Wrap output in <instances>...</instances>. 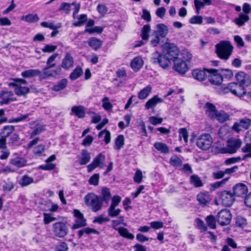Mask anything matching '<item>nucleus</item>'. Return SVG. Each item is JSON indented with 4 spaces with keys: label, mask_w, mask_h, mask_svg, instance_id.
I'll list each match as a JSON object with an SVG mask.
<instances>
[{
    "label": "nucleus",
    "mask_w": 251,
    "mask_h": 251,
    "mask_svg": "<svg viewBox=\"0 0 251 251\" xmlns=\"http://www.w3.org/2000/svg\"><path fill=\"white\" fill-rule=\"evenodd\" d=\"M124 145V137L122 135H119L117 136L115 141V149L117 150H120Z\"/></svg>",
    "instance_id": "3c124183"
},
{
    "label": "nucleus",
    "mask_w": 251,
    "mask_h": 251,
    "mask_svg": "<svg viewBox=\"0 0 251 251\" xmlns=\"http://www.w3.org/2000/svg\"><path fill=\"white\" fill-rule=\"evenodd\" d=\"M205 220L208 226L210 228L212 229H215L216 228V220L213 215H210L207 216Z\"/></svg>",
    "instance_id": "6e6d98bb"
},
{
    "label": "nucleus",
    "mask_w": 251,
    "mask_h": 251,
    "mask_svg": "<svg viewBox=\"0 0 251 251\" xmlns=\"http://www.w3.org/2000/svg\"><path fill=\"white\" fill-rule=\"evenodd\" d=\"M219 197L222 204L226 206H231L235 200L233 193L226 190L222 191Z\"/></svg>",
    "instance_id": "1a4fd4ad"
},
{
    "label": "nucleus",
    "mask_w": 251,
    "mask_h": 251,
    "mask_svg": "<svg viewBox=\"0 0 251 251\" xmlns=\"http://www.w3.org/2000/svg\"><path fill=\"white\" fill-rule=\"evenodd\" d=\"M14 126H5L2 131L1 132V135L4 138L6 139V138L12 133L14 130Z\"/></svg>",
    "instance_id": "a18cd8bd"
},
{
    "label": "nucleus",
    "mask_w": 251,
    "mask_h": 251,
    "mask_svg": "<svg viewBox=\"0 0 251 251\" xmlns=\"http://www.w3.org/2000/svg\"><path fill=\"white\" fill-rule=\"evenodd\" d=\"M229 115L224 111L217 112L216 116L213 119H216L220 123H224L229 120Z\"/></svg>",
    "instance_id": "2f4dec72"
},
{
    "label": "nucleus",
    "mask_w": 251,
    "mask_h": 251,
    "mask_svg": "<svg viewBox=\"0 0 251 251\" xmlns=\"http://www.w3.org/2000/svg\"><path fill=\"white\" fill-rule=\"evenodd\" d=\"M110 219L107 217H103L102 215L96 217L94 218L93 222L99 224H102L109 221Z\"/></svg>",
    "instance_id": "680f3d73"
},
{
    "label": "nucleus",
    "mask_w": 251,
    "mask_h": 251,
    "mask_svg": "<svg viewBox=\"0 0 251 251\" xmlns=\"http://www.w3.org/2000/svg\"><path fill=\"white\" fill-rule=\"evenodd\" d=\"M51 68H49L48 66L44 68L43 70V72H40L39 75V78L41 79H47L50 77H53L52 70H50Z\"/></svg>",
    "instance_id": "f704fd0d"
},
{
    "label": "nucleus",
    "mask_w": 251,
    "mask_h": 251,
    "mask_svg": "<svg viewBox=\"0 0 251 251\" xmlns=\"http://www.w3.org/2000/svg\"><path fill=\"white\" fill-rule=\"evenodd\" d=\"M89 46L94 50H97L100 49L102 44V42L100 39L95 37L90 38L88 41Z\"/></svg>",
    "instance_id": "cd10ccee"
},
{
    "label": "nucleus",
    "mask_w": 251,
    "mask_h": 251,
    "mask_svg": "<svg viewBox=\"0 0 251 251\" xmlns=\"http://www.w3.org/2000/svg\"><path fill=\"white\" fill-rule=\"evenodd\" d=\"M27 161L23 157L16 156L9 160V163L16 167L22 168L26 165Z\"/></svg>",
    "instance_id": "aec40b11"
},
{
    "label": "nucleus",
    "mask_w": 251,
    "mask_h": 251,
    "mask_svg": "<svg viewBox=\"0 0 251 251\" xmlns=\"http://www.w3.org/2000/svg\"><path fill=\"white\" fill-rule=\"evenodd\" d=\"M91 160L90 153L83 150L81 151L80 156L78 158V163L81 165H86Z\"/></svg>",
    "instance_id": "a878e982"
},
{
    "label": "nucleus",
    "mask_w": 251,
    "mask_h": 251,
    "mask_svg": "<svg viewBox=\"0 0 251 251\" xmlns=\"http://www.w3.org/2000/svg\"><path fill=\"white\" fill-rule=\"evenodd\" d=\"M169 32L168 27L163 24H159L156 25L155 30L152 32V35L159 37L164 38Z\"/></svg>",
    "instance_id": "2eb2a0df"
},
{
    "label": "nucleus",
    "mask_w": 251,
    "mask_h": 251,
    "mask_svg": "<svg viewBox=\"0 0 251 251\" xmlns=\"http://www.w3.org/2000/svg\"><path fill=\"white\" fill-rule=\"evenodd\" d=\"M207 73L208 70L195 69L192 72V75L195 79L202 81L206 77Z\"/></svg>",
    "instance_id": "412c9836"
},
{
    "label": "nucleus",
    "mask_w": 251,
    "mask_h": 251,
    "mask_svg": "<svg viewBox=\"0 0 251 251\" xmlns=\"http://www.w3.org/2000/svg\"><path fill=\"white\" fill-rule=\"evenodd\" d=\"M82 73L83 71L81 68L79 66H77L70 75V78L72 80H75L79 77L82 75Z\"/></svg>",
    "instance_id": "58836bf2"
},
{
    "label": "nucleus",
    "mask_w": 251,
    "mask_h": 251,
    "mask_svg": "<svg viewBox=\"0 0 251 251\" xmlns=\"http://www.w3.org/2000/svg\"><path fill=\"white\" fill-rule=\"evenodd\" d=\"M233 191L235 197H243L247 193L248 188L243 183H238L234 186Z\"/></svg>",
    "instance_id": "a211bd4d"
},
{
    "label": "nucleus",
    "mask_w": 251,
    "mask_h": 251,
    "mask_svg": "<svg viewBox=\"0 0 251 251\" xmlns=\"http://www.w3.org/2000/svg\"><path fill=\"white\" fill-rule=\"evenodd\" d=\"M73 213L76 219L72 226V229H76L87 225L86 221L82 213L77 209H75Z\"/></svg>",
    "instance_id": "f8f14e48"
},
{
    "label": "nucleus",
    "mask_w": 251,
    "mask_h": 251,
    "mask_svg": "<svg viewBox=\"0 0 251 251\" xmlns=\"http://www.w3.org/2000/svg\"><path fill=\"white\" fill-rule=\"evenodd\" d=\"M45 130V126L42 125H38L37 126L33 129L32 132L30 133L29 138L32 139L35 136L39 135Z\"/></svg>",
    "instance_id": "e433bc0d"
},
{
    "label": "nucleus",
    "mask_w": 251,
    "mask_h": 251,
    "mask_svg": "<svg viewBox=\"0 0 251 251\" xmlns=\"http://www.w3.org/2000/svg\"><path fill=\"white\" fill-rule=\"evenodd\" d=\"M33 182V179L28 176L25 175L19 181V184L22 186H26Z\"/></svg>",
    "instance_id": "09e8293b"
},
{
    "label": "nucleus",
    "mask_w": 251,
    "mask_h": 251,
    "mask_svg": "<svg viewBox=\"0 0 251 251\" xmlns=\"http://www.w3.org/2000/svg\"><path fill=\"white\" fill-rule=\"evenodd\" d=\"M212 142L211 135L208 133H203L197 138L196 145L200 149L206 150L210 148Z\"/></svg>",
    "instance_id": "423d86ee"
},
{
    "label": "nucleus",
    "mask_w": 251,
    "mask_h": 251,
    "mask_svg": "<svg viewBox=\"0 0 251 251\" xmlns=\"http://www.w3.org/2000/svg\"><path fill=\"white\" fill-rule=\"evenodd\" d=\"M8 85L15 87L14 91L17 95H23L28 93L29 91V89L28 87L21 86L15 82L9 83Z\"/></svg>",
    "instance_id": "b1692460"
},
{
    "label": "nucleus",
    "mask_w": 251,
    "mask_h": 251,
    "mask_svg": "<svg viewBox=\"0 0 251 251\" xmlns=\"http://www.w3.org/2000/svg\"><path fill=\"white\" fill-rule=\"evenodd\" d=\"M251 121L249 119H241L239 123H235L233 126V128L239 132L242 130V128L244 129H248L251 125Z\"/></svg>",
    "instance_id": "6ab92c4d"
},
{
    "label": "nucleus",
    "mask_w": 251,
    "mask_h": 251,
    "mask_svg": "<svg viewBox=\"0 0 251 251\" xmlns=\"http://www.w3.org/2000/svg\"><path fill=\"white\" fill-rule=\"evenodd\" d=\"M58 54L57 53H53L51 55H50L48 58L46 62L47 66H48L49 68H53L55 67V63H54V62L57 58V57L58 56Z\"/></svg>",
    "instance_id": "bf43d9fd"
},
{
    "label": "nucleus",
    "mask_w": 251,
    "mask_h": 251,
    "mask_svg": "<svg viewBox=\"0 0 251 251\" xmlns=\"http://www.w3.org/2000/svg\"><path fill=\"white\" fill-rule=\"evenodd\" d=\"M143 64L144 62L142 57L137 56L132 60L130 66L134 71H137L142 67Z\"/></svg>",
    "instance_id": "bb28decb"
},
{
    "label": "nucleus",
    "mask_w": 251,
    "mask_h": 251,
    "mask_svg": "<svg viewBox=\"0 0 251 251\" xmlns=\"http://www.w3.org/2000/svg\"><path fill=\"white\" fill-rule=\"evenodd\" d=\"M101 199L102 202L104 201L106 203H108L111 199L110 190L106 187L102 188L101 190Z\"/></svg>",
    "instance_id": "72a5a7b5"
},
{
    "label": "nucleus",
    "mask_w": 251,
    "mask_h": 251,
    "mask_svg": "<svg viewBox=\"0 0 251 251\" xmlns=\"http://www.w3.org/2000/svg\"><path fill=\"white\" fill-rule=\"evenodd\" d=\"M231 219V214L227 209L221 210L217 215V222L221 226L228 225Z\"/></svg>",
    "instance_id": "9d476101"
},
{
    "label": "nucleus",
    "mask_w": 251,
    "mask_h": 251,
    "mask_svg": "<svg viewBox=\"0 0 251 251\" xmlns=\"http://www.w3.org/2000/svg\"><path fill=\"white\" fill-rule=\"evenodd\" d=\"M174 65V69L179 74H185L188 70V66L186 63L180 58H177L176 56L174 57L173 61Z\"/></svg>",
    "instance_id": "4468645a"
},
{
    "label": "nucleus",
    "mask_w": 251,
    "mask_h": 251,
    "mask_svg": "<svg viewBox=\"0 0 251 251\" xmlns=\"http://www.w3.org/2000/svg\"><path fill=\"white\" fill-rule=\"evenodd\" d=\"M235 78L238 84L242 87L245 88L251 84V77L250 76L243 72H239L235 75Z\"/></svg>",
    "instance_id": "9b49d317"
},
{
    "label": "nucleus",
    "mask_w": 251,
    "mask_h": 251,
    "mask_svg": "<svg viewBox=\"0 0 251 251\" xmlns=\"http://www.w3.org/2000/svg\"><path fill=\"white\" fill-rule=\"evenodd\" d=\"M40 74V71L39 70L29 69L23 72L21 75L24 78H29L37 75L39 76Z\"/></svg>",
    "instance_id": "473e14b6"
},
{
    "label": "nucleus",
    "mask_w": 251,
    "mask_h": 251,
    "mask_svg": "<svg viewBox=\"0 0 251 251\" xmlns=\"http://www.w3.org/2000/svg\"><path fill=\"white\" fill-rule=\"evenodd\" d=\"M121 224L125 225L124 218L123 216L119 217L118 220L112 221V227L115 230L118 231L120 229V227H118V226Z\"/></svg>",
    "instance_id": "864d4df0"
},
{
    "label": "nucleus",
    "mask_w": 251,
    "mask_h": 251,
    "mask_svg": "<svg viewBox=\"0 0 251 251\" xmlns=\"http://www.w3.org/2000/svg\"><path fill=\"white\" fill-rule=\"evenodd\" d=\"M204 109L206 114L211 119L214 118L216 116V114L217 112L215 106L211 103L206 102L205 106Z\"/></svg>",
    "instance_id": "393cba45"
},
{
    "label": "nucleus",
    "mask_w": 251,
    "mask_h": 251,
    "mask_svg": "<svg viewBox=\"0 0 251 251\" xmlns=\"http://www.w3.org/2000/svg\"><path fill=\"white\" fill-rule=\"evenodd\" d=\"M118 231L120 235L124 238L131 240L134 238V236L129 232L128 229L126 228L120 227V229Z\"/></svg>",
    "instance_id": "a19ab883"
},
{
    "label": "nucleus",
    "mask_w": 251,
    "mask_h": 251,
    "mask_svg": "<svg viewBox=\"0 0 251 251\" xmlns=\"http://www.w3.org/2000/svg\"><path fill=\"white\" fill-rule=\"evenodd\" d=\"M154 147L161 153H167L169 151L168 146L162 142H156L154 144Z\"/></svg>",
    "instance_id": "4c0bfd02"
},
{
    "label": "nucleus",
    "mask_w": 251,
    "mask_h": 251,
    "mask_svg": "<svg viewBox=\"0 0 251 251\" xmlns=\"http://www.w3.org/2000/svg\"><path fill=\"white\" fill-rule=\"evenodd\" d=\"M151 87L148 85L141 90L138 94L139 99L144 100L147 98L151 91Z\"/></svg>",
    "instance_id": "c9c22d12"
},
{
    "label": "nucleus",
    "mask_w": 251,
    "mask_h": 251,
    "mask_svg": "<svg viewBox=\"0 0 251 251\" xmlns=\"http://www.w3.org/2000/svg\"><path fill=\"white\" fill-rule=\"evenodd\" d=\"M197 200L201 205L205 206L211 201L210 195L207 192L200 193L197 195Z\"/></svg>",
    "instance_id": "5701e85b"
},
{
    "label": "nucleus",
    "mask_w": 251,
    "mask_h": 251,
    "mask_svg": "<svg viewBox=\"0 0 251 251\" xmlns=\"http://www.w3.org/2000/svg\"><path fill=\"white\" fill-rule=\"evenodd\" d=\"M99 137H104V141L107 144L110 142V132L108 130H103L99 133Z\"/></svg>",
    "instance_id": "5fc2aeb1"
},
{
    "label": "nucleus",
    "mask_w": 251,
    "mask_h": 251,
    "mask_svg": "<svg viewBox=\"0 0 251 251\" xmlns=\"http://www.w3.org/2000/svg\"><path fill=\"white\" fill-rule=\"evenodd\" d=\"M164 48L166 50L165 54H158L156 52L153 54L152 58V62L154 64L158 63L163 69H167L171 65V61H173L174 57L179 52L177 47L173 43H166Z\"/></svg>",
    "instance_id": "f257e3e1"
},
{
    "label": "nucleus",
    "mask_w": 251,
    "mask_h": 251,
    "mask_svg": "<svg viewBox=\"0 0 251 251\" xmlns=\"http://www.w3.org/2000/svg\"><path fill=\"white\" fill-rule=\"evenodd\" d=\"M53 232L57 237L63 238L68 234V228L63 222H57L53 225Z\"/></svg>",
    "instance_id": "0eeeda50"
},
{
    "label": "nucleus",
    "mask_w": 251,
    "mask_h": 251,
    "mask_svg": "<svg viewBox=\"0 0 251 251\" xmlns=\"http://www.w3.org/2000/svg\"><path fill=\"white\" fill-rule=\"evenodd\" d=\"M74 64L73 57L70 53L67 52L62 60L61 67L65 70H68L73 67Z\"/></svg>",
    "instance_id": "f3484780"
},
{
    "label": "nucleus",
    "mask_w": 251,
    "mask_h": 251,
    "mask_svg": "<svg viewBox=\"0 0 251 251\" xmlns=\"http://www.w3.org/2000/svg\"><path fill=\"white\" fill-rule=\"evenodd\" d=\"M13 93L11 91H2L0 93V104H7L15 100L13 98Z\"/></svg>",
    "instance_id": "dca6fc26"
},
{
    "label": "nucleus",
    "mask_w": 251,
    "mask_h": 251,
    "mask_svg": "<svg viewBox=\"0 0 251 251\" xmlns=\"http://www.w3.org/2000/svg\"><path fill=\"white\" fill-rule=\"evenodd\" d=\"M229 92L239 97H243L246 94V89L239 86L238 83L236 82L230 83L227 86H222L219 92L221 94H226Z\"/></svg>",
    "instance_id": "20e7f679"
},
{
    "label": "nucleus",
    "mask_w": 251,
    "mask_h": 251,
    "mask_svg": "<svg viewBox=\"0 0 251 251\" xmlns=\"http://www.w3.org/2000/svg\"><path fill=\"white\" fill-rule=\"evenodd\" d=\"M84 200L86 204L90 207L93 212H96L101 209L102 201L100 197L91 193L86 195Z\"/></svg>",
    "instance_id": "7ed1b4c3"
},
{
    "label": "nucleus",
    "mask_w": 251,
    "mask_h": 251,
    "mask_svg": "<svg viewBox=\"0 0 251 251\" xmlns=\"http://www.w3.org/2000/svg\"><path fill=\"white\" fill-rule=\"evenodd\" d=\"M179 138L180 140H181V138H183L184 142L185 143H187L188 142V134L187 130L184 128H180L179 130Z\"/></svg>",
    "instance_id": "69168bd1"
},
{
    "label": "nucleus",
    "mask_w": 251,
    "mask_h": 251,
    "mask_svg": "<svg viewBox=\"0 0 251 251\" xmlns=\"http://www.w3.org/2000/svg\"><path fill=\"white\" fill-rule=\"evenodd\" d=\"M177 58H180L181 60L185 61H190L192 57V54L187 50H182L180 54L177 53Z\"/></svg>",
    "instance_id": "79ce46f5"
},
{
    "label": "nucleus",
    "mask_w": 251,
    "mask_h": 251,
    "mask_svg": "<svg viewBox=\"0 0 251 251\" xmlns=\"http://www.w3.org/2000/svg\"><path fill=\"white\" fill-rule=\"evenodd\" d=\"M71 111L74 115L79 118H82L85 116V108L82 106H74L72 107Z\"/></svg>",
    "instance_id": "c85d7f7f"
},
{
    "label": "nucleus",
    "mask_w": 251,
    "mask_h": 251,
    "mask_svg": "<svg viewBox=\"0 0 251 251\" xmlns=\"http://www.w3.org/2000/svg\"><path fill=\"white\" fill-rule=\"evenodd\" d=\"M68 250L67 244L63 242H59L56 246V251H66Z\"/></svg>",
    "instance_id": "774afa93"
},
{
    "label": "nucleus",
    "mask_w": 251,
    "mask_h": 251,
    "mask_svg": "<svg viewBox=\"0 0 251 251\" xmlns=\"http://www.w3.org/2000/svg\"><path fill=\"white\" fill-rule=\"evenodd\" d=\"M208 73L209 74V81L212 84L219 85L223 81V76L219 71L216 69H209L208 70Z\"/></svg>",
    "instance_id": "ddd939ff"
},
{
    "label": "nucleus",
    "mask_w": 251,
    "mask_h": 251,
    "mask_svg": "<svg viewBox=\"0 0 251 251\" xmlns=\"http://www.w3.org/2000/svg\"><path fill=\"white\" fill-rule=\"evenodd\" d=\"M242 151L246 154L242 157V160H245L248 158H251V142L246 144L242 148Z\"/></svg>",
    "instance_id": "ea45409f"
},
{
    "label": "nucleus",
    "mask_w": 251,
    "mask_h": 251,
    "mask_svg": "<svg viewBox=\"0 0 251 251\" xmlns=\"http://www.w3.org/2000/svg\"><path fill=\"white\" fill-rule=\"evenodd\" d=\"M45 146L44 145H39L35 147L33 150V153L35 155L40 156L45 151Z\"/></svg>",
    "instance_id": "338daca9"
},
{
    "label": "nucleus",
    "mask_w": 251,
    "mask_h": 251,
    "mask_svg": "<svg viewBox=\"0 0 251 251\" xmlns=\"http://www.w3.org/2000/svg\"><path fill=\"white\" fill-rule=\"evenodd\" d=\"M169 162L171 165L176 167L180 166L182 163L181 160L175 155L171 156Z\"/></svg>",
    "instance_id": "8fccbe9b"
},
{
    "label": "nucleus",
    "mask_w": 251,
    "mask_h": 251,
    "mask_svg": "<svg viewBox=\"0 0 251 251\" xmlns=\"http://www.w3.org/2000/svg\"><path fill=\"white\" fill-rule=\"evenodd\" d=\"M242 144V141L239 139L232 138L228 140L225 147L220 149L221 153L233 154L235 153Z\"/></svg>",
    "instance_id": "39448f33"
},
{
    "label": "nucleus",
    "mask_w": 251,
    "mask_h": 251,
    "mask_svg": "<svg viewBox=\"0 0 251 251\" xmlns=\"http://www.w3.org/2000/svg\"><path fill=\"white\" fill-rule=\"evenodd\" d=\"M249 19V16L248 15L240 13L238 17L234 19V22L237 25L241 26L247 22Z\"/></svg>",
    "instance_id": "c756f323"
},
{
    "label": "nucleus",
    "mask_w": 251,
    "mask_h": 251,
    "mask_svg": "<svg viewBox=\"0 0 251 251\" xmlns=\"http://www.w3.org/2000/svg\"><path fill=\"white\" fill-rule=\"evenodd\" d=\"M162 101V99L156 95L148 100L146 103L145 106L146 109L148 110L153 109L158 103H161Z\"/></svg>",
    "instance_id": "4be33fe9"
},
{
    "label": "nucleus",
    "mask_w": 251,
    "mask_h": 251,
    "mask_svg": "<svg viewBox=\"0 0 251 251\" xmlns=\"http://www.w3.org/2000/svg\"><path fill=\"white\" fill-rule=\"evenodd\" d=\"M2 188L4 191H11L14 188V184L10 179H7L4 182Z\"/></svg>",
    "instance_id": "13d9d810"
},
{
    "label": "nucleus",
    "mask_w": 251,
    "mask_h": 251,
    "mask_svg": "<svg viewBox=\"0 0 251 251\" xmlns=\"http://www.w3.org/2000/svg\"><path fill=\"white\" fill-rule=\"evenodd\" d=\"M24 19L26 22L33 23L37 22L39 20V18L37 14H28L26 15Z\"/></svg>",
    "instance_id": "e2e57ef3"
},
{
    "label": "nucleus",
    "mask_w": 251,
    "mask_h": 251,
    "mask_svg": "<svg viewBox=\"0 0 251 251\" xmlns=\"http://www.w3.org/2000/svg\"><path fill=\"white\" fill-rule=\"evenodd\" d=\"M77 19L78 21L73 23V25L74 26H80L85 24L87 20V16L86 14L80 15Z\"/></svg>",
    "instance_id": "49530a36"
},
{
    "label": "nucleus",
    "mask_w": 251,
    "mask_h": 251,
    "mask_svg": "<svg viewBox=\"0 0 251 251\" xmlns=\"http://www.w3.org/2000/svg\"><path fill=\"white\" fill-rule=\"evenodd\" d=\"M68 82V80L66 78L62 79L54 85L52 89L56 92L62 90L66 87Z\"/></svg>",
    "instance_id": "7c9ffc66"
},
{
    "label": "nucleus",
    "mask_w": 251,
    "mask_h": 251,
    "mask_svg": "<svg viewBox=\"0 0 251 251\" xmlns=\"http://www.w3.org/2000/svg\"><path fill=\"white\" fill-rule=\"evenodd\" d=\"M150 31L151 26L149 25H146L143 26L141 30V37L143 40H147L148 39Z\"/></svg>",
    "instance_id": "de8ad7c7"
},
{
    "label": "nucleus",
    "mask_w": 251,
    "mask_h": 251,
    "mask_svg": "<svg viewBox=\"0 0 251 251\" xmlns=\"http://www.w3.org/2000/svg\"><path fill=\"white\" fill-rule=\"evenodd\" d=\"M190 182L191 184L196 187H201L203 183L200 178L196 175H193L191 176Z\"/></svg>",
    "instance_id": "37998d69"
},
{
    "label": "nucleus",
    "mask_w": 251,
    "mask_h": 251,
    "mask_svg": "<svg viewBox=\"0 0 251 251\" xmlns=\"http://www.w3.org/2000/svg\"><path fill=\"white\" fill-rule=\"evenodd\" d=\"M75 3L73 2L72 3H67V2H62L60 6L59 11H63L66 14L70 13L71 10V6L72 5H74Z\"/></svg>",
    "instance_id": "603ef678"
},
{
    "label": "nucleus",
    "mask_w": 251,
    "mask_h": 251,
    "mask_svg": "<svg viewBox=\"0 0 251 251\" xmlns=\"http://www.w3.org/2000/svg\"><path fill=\"white\" fill-rule=\"evenodd\" d=\"M216 51L219 58L227 60L232 52L233 46L228 41H221L216 46Z\"/></svg>",
    "instance_id": "f03ea898"
},
{
    "label": "nucleus",
    "mask_w": 251,
    "mask_h": 251,
    "mask_svg": "<svg viewBox=\"0 0 251 251\" xmlns=\"http://www.w3.org/2000/svg\"><path fill=\"white\" fill-rule=\"evenodd\" d=\"M229 177H226L220 181L215 182L210 184V190L214 191L217 188H219L226 184V183L229 180Z\"/></svg>",
    "instance_id": "c03bdc74"
},
{
    "label": "nucleus",
    "mask_w": 251,
    "mask_h": 251,
    "mask_svg": "<svg viewBox=\"0 0 251 251\" xmlns=\"http://www.w3.org/2000/svg\"><path fill=\"white\" fill-rule=\"evenodd\" d=\"M102 107L107 111H109L112 110L113 105L110 102L109 99L107 97H104L102 100Z\"/></svg>",
    "instance_id": "052dcab7"
},
{
    "label": "nucleus",
    "mask_w": 251,
    "mask_h": 251,
    "mask_svg": "<svg viewBox=\"0 0 251 251\" xmlns=\"http://www.w3.org/2000/svg\"><path fill=\"white\" fill-rule=\"evenodd\" d=\"M105 156L101 153H99L94 159L92 162L87 166L88 172H91L97 167L103 168L105 165Z\"/></svg>",
    "instance_id": "6e6552de"
},
{
    "label": "nucleus",
    "mask_w": 251,
    "mask_h": 251,
    "mask_svg": "<svg viewBox=\"0 0 251 251\" xmlns=\"http://www.w3.org/2000/svg\"><path fill=\"white\" fill-rule=\"evenodd\" d=\"M189 22L191 24L200 25L202 23V17L201 16H194L189 19Z\"/></svg>",
    "instance_id": "0e129e2a"
},
{
    "label": "nucleus",
    "mask_w": 251,
    "mask_h": 251,
    "mask_svg": "<svg viewBox=\"0 0 251 251\" xmlns=\"http://www.w3.org/2000/svg\"><path fill=\"white\" fill-rule=\"evenodd\" d=\"M116 207L110 206L107 209L108 214L110 217H115L118 216L121 210L120 209H115Z\"/></svg>",
    "instance_id": "4d7b16f0"
}]
</instances>
